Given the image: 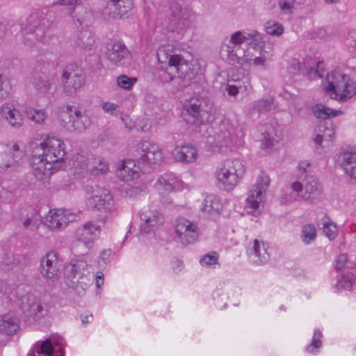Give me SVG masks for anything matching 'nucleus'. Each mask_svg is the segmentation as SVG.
Wrapping results in <instances>:
<instances>
[{"mask_svg":"<svg viewBox=\"0 0 356 356\" xmlns=\"http://www.w3.org/2000/svg\"><path fill=\"white\" fill-rule=\"evenodd\" d=\"M323 233L330 240H333L338 235V228L334 222H332L327 216L323 218Z\"/></svg>","mask_w":356,"mask_h":356,"instance_id":"ea45409f","label":"nucleus"},{"mask_svg":"<svg viewBox=\"0 0 356 356\" xmlns=\"http://www.w3.org/2000/svg\"><path fill=\"white\" fill-rule=\"evenodd\" d=\"M347 44L353 47L356 50V33H350L346 39Z\"/></svg>","mask_w":356,"mask_h":356,"instance_id":"774afa93","label":"nucleus"},{"mask_svg":"<svg viewBox=\"0 0 356 356\" xmlns=\"http://www.w3.org/2000/svg\"><path fill=\"white\" fill-rule=\"evenodd\" d=\"M143 223L140 225V231L143 233H149L163 223V216L156 210L143 209L140 214Z\"/></svg>","mask_w":356,"mask_h":356,"instance_id":"412c9836","label":"nucleus"},{"mask_svg":"<svg viewBox=\"0 0 356 356\" xmlns=\"http://www.w3.org/2000/svg\"><path fill=\"white\" fill-rule=\"evenodd\" d=\"M106 57L113 64L120 65L130 58V53L126 45L120 41H111L106 47Z\"/></svg>","mask_w":356,"mask_h":356,"instance_id":"6ab92c4d","label":"nucleus"},{"mask_svg":"<svg viewBox=\"0 0 356 356\" xmlns=\"http://www.w3.org/2000/svg\"><path fill=\"white\" fill-rule=\"evenodd\" d=\"M61 81L64 92L73 95L85 83L82 70L75 65H69L63 70Z\"/></svg>","mask_w":356,"mask_h":356,"instance_id":"dca6fc26","label":"nucleus"},{"mask_svg":"<svg viewBox=\"0 0 356 356\" xmlns=\"http://www.w3.org/2000/svg\"><path fill=\"white\" fill-rule=\"evenodd\" d=\"M318 132L321 133L324 142L330 145L332 141V137L334 135V131L331 124L327 126L325 123L321 124L318 127Z\"/></svg>","mask_w":356,"mask_h":356,"instance_id":"de8ad7c7","label":"nucleus"},{"mask_svg":"<svg viewBox=\"0 0 356 356\" xmlns=\"http://www.w3.org/2000/svg\"><path fill=\"white\" fill-rule=\"evenodd\" d=\"M66 154L63 140L54 136H47L42 142L30 144L29 163L36 179L43 184L62 167Z\"/></svg>","mask_w":356,"mask_h":356,"instance_id":"f257e3e1","label":"nucleus"},{"mask_svg":"<svg viewBox=\"0 0 356 356\" xmlns=\"http://www.w3.org/2000/svg\"><path fill=\"white\" fill-rule=\"evenodd\" d=\"M238 86L227 83L225 87V91L228 93L229 96L235 97L238 93Z\"/></svg>","mask_w":356,"mask_h":356,"instance_id":"69168bd1","label":"nucleus"},{"mask_svg":"<svg viewBox=\"0 0 356 356\" xmlns=\"http://www.w3.org/2000/svg\"><path fill=\"white\" fill-rule=\"evenodd\" d=\"M51 340L52 346H58L59 347V351L60 352V354L62 356L64 355V349L63 347V339L61 337H52L50 339Z\"/></svg>","mask_w":356,"mask_h":356,"instance_id":"0e129e2a","label":"nucleus"},{"mask_svg":"<svg viewBox=\"0 0 356 356\" xmlns=\"http://www.w3.org/2000/svg\"><path fill=\"white\" fill-rule=\"evenodd\" d=\"M69 15L80 25L88 26L93 19L92 11L84 7H79L74 11L70 12Z\"/></svg>","mask_w":356,"mask_h":356,"instance_id":"f704fd0d","label":"nucleus"},{"mask_svg":"<svg viewBox=\"0 0 356 356\" xmlns=\"http://www.w3.org/2000/svg\"><path fill=\"white\" fill-rule=\"evenodd\" d=\"M273 56V49L270 47H266L265 45H261L260 47V56L252 58L250 55V62H246L245 65L254 66H265L266 63L268 60Z\"/></svg>","mask_w":356,"mask_h":356,"instance_id":"c9c22d12","label":"nucleus"},{"mask_svg":"<svg viewBox=\"0 0 356 356\" xmlns=\"http://www.w3.org/2000/svg\"><path fill=\"white\" fill-rule=\"evenodd\" d=\"M136 156L138 162L152 165L162 161L163 152L156 144L143 140L137 146Z\"/></svg>","mask_w":356,"mask_h":356,"instance_id":"f3484780","label":"nucleus"},{"mask_svg":"<svg viewBox=\"0 0 356 356\" xmlns=\"http://www.w3.org/2000/svg\"><path fill=\"white\" fill-rule=\"evenodd\" d=\"M11 89L12 88L9 80L0 74V99L7 97Z\"/></svg>","mask_w":356,"mask_h":356,"instance_id":"8fccbe9b","label":"nucleus"},{"mask_svg":"<svg viewBox=\"0 0 356 356\" xmlns=\"http://www.w3.org/2000/svg\"><path fill=\"white\" fill-rule=\"evenodd\" d=\"M265 29L266 33L272 36L279 37L282 35L284 32L283 26L275 21H269L266 22Z\"/></svg>","mask_w":356,"mask_h":356,"instance_id":"49530a36","label":"nucleus"},{"mask_svg":"<svg viewBox=\"0 0 356 356\" xmlns=\"http://www.w3.org/2000/svg\"><path fill=\"white\" fill-rule=\"evenodd\" d=\"M136 78H130L127 75L122 74L118 77V86L124 90H130L136 82Z\"/></svg>","mask_w":356,"mask_h":356,"instance_id":"09e8293b","label":"nucleus"},{"mask_svg":"<svg viewBox=\"0 0 356 356\" xmlns=\"http://www.w3.org/2000/svg\"><path fill=\"white\" fill-rule=\"evenodd\" d=\"M146 189L144 184L128 185L125 188L126 194L131 197H136Z\"/></svg>","mask_w":356,"mask_h":356,"instance_id":"3c124183","label":"nucleus"},{"mask_svg":"<svg viewBox=\"0 0 356 356\" xmlns=\"http://www.w3.org/2000/svg\"><path fill=\"white\" fill-rule=\"evenodd\" d=\"M217 263L218 254L216 252L208 253L200 259V264L203 266H211Z\"/></svg>","mask_w":356,"mask_h":356,"instance_id":"13d9d810","label":"nucleus"},{"mask_svg":"<svg viewBox=\"0 0 356 356\" xmlns=\"http://www.w3.org/2000/svg\"><path fill=\"white\" fill-rule=\"evenodd\" d=\"M99 233V225L90 221L86 222L75 231L76 241L72 245V250L76 253H86L92 248Z\"/></svg>","mask_w":356,"mask_h":356,"instance_id":"9b49d317","label":"nucleus"},{"mask_svg":"<svg viewBox=\"0 0 356 356\" xmlns=\"http://www.w3.org/2000/svg\"><path fill=\"white\" fill-rule=\"evenodd\" d=\"M322 337V334L318 330H316L314 333L312 341L311 344H309L307 347V350L309 353H312L314 348H319L321 346V339Z\"/></svg>","mask_w":356,"mask_h":356,"instance_id":"4d7b16f0","label":"nucleus"},{"mask_svg":"<svg viewBox=\"0 0 356 356\" xmlns=\"http://www.w3.org/2000/svg\"><path fill=\"white\" fill-rule=\"evenodd\" d=\"M245 42V36L243 31L233 33L229 37H225L220 46L221 57L231 65L238 64L245 66L250 62V54L242 48Z\"/></svg>","mask_w":356,"mask_h":356,"instance_id":"7ed1b4c3","label":"nucleus"},{"mask_svg":"<svg viewBox=\"0 0 356 356\" xmlns=\"http://www.w3.org/2000/svg\"><path fill=\"white\" fill-rule=\"evenodd\" d=\"M269 183V177L261 172L257 177V183L249 191L246 199V207L251 209L249 212L254 216L259 213V204L263 201L264 194L266 193Z\"/></svg>","mask_w":356,"mask_h":356,"instance_id":"4468645a","label":"nucleus"},{"mask_svg":"<svg viewBox=\"0 0 356 356\" xmlns=\"http://www.w3.org/2000/svg\"><path fill=\"white\" fill-rule=\"evenodd\" d=\"M347 261H348L347 254H341L339 255L336 259L335 269L337 270H341Z\"/></svg>","mask_w":356,"mask_h":356,"instance_id":"680f3d73","label":"nucleus"},{"mask_svg":"<svg viewBox=\"0 0 356 356\" xmlns=\"http://www.w3.org/2000/svg\"><path fill=\"white\" fill-rule=\"evenodd\" d=\"M95 35L90 30L80 31L74 40V48L91 50L95 44Z\"/></svg>","mask_w":356,"mask_h":356,"instance_id":"c756f323","label":"nucleus"},{"mask_svg":"<svg viewBox=\"0 0 356 356\" xmlns=\"http://www.w3.org/2000/svg\"><path fill=\"white\" fill-rule=\"evenodd\" d=\"M132 8L131 0H111L104 10L109 19L121 18Z\"/></svg>","mask_w":356,"mask_h":356,"instance_id":"b1692460","label":"nucleus"},{"mask_svg":"<svg viewBox=\"0 0 356 356\" xmlns=\"http://www.w3.org/2000/svg\"><path fill=\"white\" fill-rule=\"evenodd\" d=\"M170 13L168 16L167 30L176 39H181L192 28L195 17L190 9L181 7L177 2L170 4Z\"/></svg>","mask_w":356,"mask_h":356,"instance_id":"39448f33","label":"nucleus"},{"mask_svg":"<svg viewBox=\"0 0 356 356\" xmlns=\"http://www.w3.org/2000/svg\"><path fill=\"white\" fill-rule=\"evenodd\" d=\"M54 70V64L41 60L32 74V83L34 88L41 92L47 93L51 88V71Z\"/></svg>","mask_w":356,"mask_h":356,"instance_id":"2eb2a0df","label":"nucleus"},{"mask_svg":"<svg viewBox=\"0 0 356 356\" xmlns=\"http://www.w3.org/2000/svg\"><path fill=\"white\" fill-rule=\"evenodd\" d=\"M243 31V35L245 36V41L252 40L255 45H261L263 43V37L261 33L257 31L252 30L250 31Z\"/></svg>","mask_w":356,"mask_h":356,"instance_id":"6e6d98bb","label":"nucleus"},{"mask_svg":"<svg viewBox=\"0 0 356 356\" xmlns=\"http://www.w3.org/2000/svg\"><path fill=\"white\" fill-rule=\"evenodd\" d=\"M172 156L175 161L191 163L196 161L198 154L194 145L187 143L177 145L172 152Z\"/></svg>","mask_w":356,"mask_h":356,"instance_id":"5701e85b","label":"nucleus"},{"mask_svg":"<svg viewBox=\"0 0 356 356\" xmlns=\"http://www.w3.org/2000/svg\"><path fill=\"white\" fill-rule=\"evenodd\" d=\"M58 253L49 251L40 260V272L42 276L47 280L54 281L58 277Z\"/></svg>","mask_w":356,"mask_h":356,"instance_id":"aec40b11","label":"nucleus"},{"mask_svg":"<svg viewBox=\"0 0 356 356\" xmlns=\"http://www.w3.org/2000/svg\"><path fill=\"white\" fill-rule=\"evenodd\" d=\"M175 229L177 241L185 246L194 243L200 235V229L197 222L183 217L176 220Z\"/></svg>","mask_w":356,"mask_h":356,"instance_id":"ddd939ff","label":"nucleus"},{"mask_svg":"<svg viewBox=\"0 0 356 356\" xmlns=\"http://www.w3.org/2000/svg\"><path fill=\"white\" fill-rule=\"evenodd\" d=\"M81 168L86 171H90L95 175L98 173H104L108 169V163L102 159H95L94 163H86L81 165Z\"/></svg>","mask_w":356,"mask_h":356,"instance_id":"58836bf2","label":"nucleus"},{"mask_svg":"<svg viewBox=\"0 0 356 356\" xmlns=\"http://www.w3.org/2000/svg\"><path fill=\"white\" fill-rule=\"evenodd\" d=\"M33 351L39 355H51L54 352L51 340L45 339L44 341H38L33 347Z\"/></svg>","mask_w":356,"mask_h":356,"instance_id":"c03bdc74","label":"nucleus"},{"mask_svg":"<svg viewBox=\"0 0 356 356\" xmlns=\"http://www.w3.org/2000/svg\"><path fill=\"white\" fill-rule=\"evenodd\" d=\"M27 118L37 124H44L47 118V114L43 109H35L31 106L25 108Z\"/></svg>","mask_w":356,"mask_h":356,"instance_id":"e433bc0d","label":"nucleus"},{"mask_svg":"<svg viewBox=\"0 0 356 356\" xmlns=\"http://www.w3.org/2000/svg\"><path fill=\"white\" fill-rule=\"evenodd\" d=\"M47 20L37 15H31L22 24L23 43L28 47L44 43Z\"/></svg>","mask_w":356,"mask_h":356,"instance_id":"1a4fd4ad","label":"nucleus"},{"mask_svg":"<svg viewBox=\"0 0 356 356\" xmlns=\"http://www.w3.org/2000/svg\"><path fill=\"white\" fill-rule=\"evenodd\" d=\"M273 131L270 127H269V130H265L264 133H262L264 136L263 138V144L266 147H270L274 144V138L273 136Z\"/></svg>","mask_w":356,"mask_h":356,"instance_id":"052dcab7","label":"nucleus"},{"mask_svg":"<svg viewBox=\"0 0 356 356\" xmlns=\"http://www.w3.org/2000/svg\"><path fill=\"white\" fill-rule=\"evenodd\" d=\"M314 115L316 118L325 120L330 117L337 116L339 113H341V111L333 110L328 107H325L321 104L315 105L313 107Z\"/></svg>","mask_w":356,"mask_h":356,"instance_id":"4c0bfd02","label":"nucleus"},{"mask_svg":"<svg viewBox=\"0 0 356 356\" xmlns=\"http://www.w3.org/2000/svg\"><path fill=\"white\" fill-rule=\"evenodd\" d=\"M304 190V194L300 195L302 199H316L321 195L322 186L315 179L311 177L307 179Z\"/></svg>","mask_w":356,"mask_h":356,"instance_id":"473e14b6","label":"nucleus"},{"mask_svg":"<svg viewBox=\"0 0 356 356\" xmlns=\"http://www.w3.org/2000/svg\"><path fill=\"white\" fill-rule=\"evenodd\" d=\"M101 106L105 112L111 114H113L118 107V104L111 102H103Z\"/></svg>","mask_w":356,"mask_h":356,"instance_id":"e2e57ef3","label":"nucleus"},{"mask_svg":"<svg viewBox=\"0 0 356 356\" xmlns=\"http://www.w3.org/2000/svg\"><path fill=\"white\" fill-rule=\"evenodd\" d=\"M157 58L160 63L168 64L165 69L159 73V77L163 83L171 81L174 74L177 73L179 78L186 81L183 85L186 86L197 74V70L192 67V64L184 58V56L177 54H170L167 52L165 47L159 49Z\"/></svg>","mask_w":356,"mask_h":356,"instance_id":"f03ea898","label":"nucleus"},{"mask_svg":"<svg viewBox=\"0 0 356 356\" xmlns=\"http://www.w3.org/2000/svg\"><path fill=\"white\" fill-rule=\"evenodd\" d=\"M139 174L140 168L133 160L124 161L117 170V176L125 181L138 178Z\"/></svg>","mask_w":356,"mask_h":356,"instance_id":"bb28decb","label":"nucleus"},{"mask_svg":"<svg viewBox=\"0 0 356 356\" xmlns=\"http://www.w3.org/2000/svg\"><path fill=\"white\" fill-rule=\"evenodd\" d=\"M248 254L250 261L257 265H263L270 259V254L266 245L258 239H254L249 243Z\"/></svg>","mask_w":356,"mask_h":356,"instance_id":"4be33fe9","label":"nucleus"},{"mask_svg":"<svg viewBox=\"0 0 356 356\" xmlns=\"http://www.w3.org/2000/svg\"><path fill=\"white\" fill-rule=\"evenodd\" d=\"M16 264L15 256L13 253H6L4 254L1 261V268L3 270L13 268Z\"/></svg>","mask_w":356,"mask_h":356,"instance_id":"603ef678","label":"nucleus"},{"mask_svg":"<svg viewBox=\"0 0 356 356\" xmlns=\"http://www.w3.org/2000/svg\"><path fill=\"white\" fill-rule=\"evenodd\" d=\"M60 124L69 131L82 132L90 126L91 120L86 111L67 106L61 114Z\"/></svg>","mask_w":356,"mask_h":356,"instance_id":"9d476101","label":"nucleus"},{"mask_svg":"<svg viewBox=\"0 0 356 356\" xmlns=\"http://www.w3.org/2000/svg\"><path fill=\"white\" fill-rule=\"evenodd\" d=\"M0 115L14 129H19L24 124L22 113L12 104L6 103L1 105Z\"/></svg>","mask_w":356,"mask_h":356,"instance_id":"393cba45","label":"nucleus"},{"mask_svg":"<svg viewBox=\"0 0 356 356\" xmlns=\"http://www.w3.org/2000/svg\"><path fill=\"white\" fill-rule=\"evenodd\" d=\"M187 123L194 125L209 124L213 122L214 108L213 103L204 97H192L186 105Z\"/></svg>","mask_w":356,"mask_h":356,"instance_id":"0eeeda50","label":"nucleus"},{"mask_svg":"<svg viewBox=\"0 0 356 356\" xmlns=\"http://www.w3.org/2000/svg\"><path fill=\"white\" fill-rule=\"evenodd\" d=\"M9 156L11 160L6 161L5 163L6 168H8L14 165L24 156V152L20 149L17 144H13L9 150Z\"/></svg>","mask_w":356,"mask_h":356,"instance_id":"37998d69","label":"nucleus"},{"mask_svg":"<svg viewBox=\"0 0 356 356\" xmlns=\"http://www.w3.org/2000/svg\"><path fill=\"white\" fill-rule=\"evenodd\" d=\"M291 188H292L293 191L296 192L300 197V195L304 194L303 191H305V190H304V186L302 183H300L299 181H296V182L293 183V184L291 185Z\"/></svg>","mask_w":356,"mask_h":356,"instance_id":"338daca9","label":"nucleus"},{"mask_svg":"<svg viewBox=\"0 0 356 356\" xmlns=\"http://www.w3.org/2000/svg\"><path fill=\"white\" fill-rule=\"evenodd\" d=\"M231 139V133L225 124H220L213 129V135L209 136L207 143L216 147L222 146Z\"/></svg>","mask_w":356,"mask_h":356,"instance_id":"c85d7f7f","label":"nucleus"},{"mask_svg":"<svg viewBox=\"0 0 356 356\" xmlns=\"http://www.w3.org/2000/svg\"><path fill=\"white\" fill-rule=\"evenodd\" d=\"M21 222L24 228L31 231L35 230L38 227V220L33 215L27 216V218H22Z\"/></svg>","mask_w":356,"mask_h":356,"instance_id":"bf43d9fd","label":"nucleus"},{"mask_svg":"<svg viewBox=\"0 0 356 356\" xmlns=\"http://www.w3.org/2000/svg\"><path fill=\"white\" fill-rule=\"evenodd\" d=\"M304 66V64L298 60L293 58L289 63L287 70L289 74L296 75L302 71Z\"/></svg>","mask_w":356,"mask_h":356,"instance_id":"864d4df0","label":"nucleus"},{"mask_svg":"<svg viewBox=\"0 0 356 356\" xmlns=\"http://www.w3.org/2000/svg\"><path fill=\"white\" fill-rule=\"evenodd\" d=\"M355 282V275L353 272H346L341 278L337 281V288L345 290L352 289Z\"/></svg>","mask_w":356,"mask_h":356,"instance_id":"79ce46f5","label":"nucleus"},{"mask_svg":"<svg viewBox=\"0 0 356 356\" xmlns=\"http://www.w3.org/2000/svg\"><path fill=\"white\" fill-rule=\"evenodd\" d=\"M327 92L332 99L346 101L356 94V83L348 75L340 71H333L326 76Z\"/></svg>","mask_w":356,"mask_h":356,"instance_id":"423d86ee","label":"nucleus"},{"mask_svg":"<svg viewBox=\"0 0 356 356\" xmlns=\"http://www.w3.org/2000/svg\"><path fill=\"white\" fill-rule=\"evenodd\" d=\"M64 275L68 286L79 296L84 294L92 282L90 277L89 265L83 259L72 260L66 264Z\"/></svg>","mask_w":356,"mask_h":356,"instance_id":"20e7f679","label":"nucleus"},{"mask_svg":"<svg viewBox=\"0 0 356 356\" xmlns=\"http://www.w3.org/2000/svg\"><path fill=\"white\" fill-rule=\"evenodd\" d=\"M321 62L316 63L315 67H310L307 70V76L310 80H315L323 76V68Z\"/></svg>","mask_w":356,"mask_h":356,"instance_id":"5fc2aeb1","label":"nucleus"},{"mask_svg":"<svg viewBox=\"0 0 356 356\" xmlns=\"http://www.w3.org/2000/svg\"><path fill=\"white\" fill-rule=\"evenodd\" d=\"M222 208L219 198L214 195H209L204 200L200 210L206 218H215Z\"/></svg>","mask_w":356,"mask_h":356,"instance_id":"a878e982","label":"nucleus"},{"mask_svg":"<svg viewBox=\"0 0 356 356\" xmlns=\"http://www.w3.org/2000/svg\"><path fill=\"white\" fill-rule=\"evenodd\" d=\"M275 108L276 106L274 103L273 98L271 97H266L253 102L251 107V112H255L259 114L268 113L275 109Z\"/></svg>","mask_w":356,"mask_h":356,"instance_id":"72a5a7b5","label":"nucleus"},{"mask_svg":"<svg viewBox=\"0 0 356 356\" xmlns=\"http://www.w3.org/2000/svg\"><path fill=\"white\" fill-rule=\"evenodd\" d=\"M245 167L239 159H227L216 170L215 175L219 186L232 191L245 175Z\"/></svg>","mask_w":356,"mask_h":356,"instance_id":"6e6552de","label":"nucleus"},{"mask_svg":"<svg viewBox=\"0 0 356 356\" xmlns=\"http://www.w3.org/2000/svg\"><path fill=\"white\" fill-rule=\"evenodd\" d=\"M86 191L88 195L90 193V196L86 200V204L89 208L101 211H112L114 201L108 189L98 186L95 188L87 186Z\"/></svg>","mask_w":356,"mask_h":356,"instance_id":"f8f14e48","label":"nucleus"},{"mask_svg":"<svg viewBox=\"0 0 356 356\" xmlns=\"http://www.w3.org/2000/svg\"><path fill=\"white\" fill-rule=\"evenodd\" d=\"M181 182L172 175H165L159 178L156 182V187L159 191L171 192L175 190H179Z\"/></svg>","mask_w":356,"mask_h":356,"instance_id":"7c9ffc66","label":"nucleus"},{"mask_svg":"<svg viewBox=\"0 0 356 356\" xmlns=\"http://www.w3.org/2000/svg\"><path fill=\"white\" fill-rule=\"evenodd\" d=\"M29 305L26 310L30 313L31 315H42L44 308L39 300L36 299L33 296H29L27 298Z\"/></svg>","mask_w":356,"mask_h":356,"instance_id":"a18cd8bd","label":"nucleus"},{"mask_svg":"<svg viewBox=\"0 0 356 356\" xmlns=\"http://www.w3.org/2000/svg\"><path fill=\"white\" fill-rule=\"evenodd\" d=\"M341 168L350 177L356 180V152H343L339 156Z\"/></svg>","mask_w":356,"mask_h":356,"instance_id":"cd10ccee","label":"nucleus"},{"mask_svg":"<svg viewBox=\"0 0 356 356\" xmlns=\"http://www.w3.org/2000/svg\"><path fill=\"white\" fill-rule=\"evenodd\" d=\"M301 238L306 244H309L316 238V229L313 224H306L302 227Z\"/></svg>","mask_w":356,"mask_h":356,"instance_id":"a19ab883","label":"nucleus"},{"mask_svg":"<svg viewBox=\"0 0 356 356\" xmlns=\"http://www.w3.org/2000/svg\"><path fill=\"white\" fill-rule=\"evenodd\" d=\"M19 329V321L17 318L10 315L0 316V332L10 336L15 334Z\"/></svg>","mask_w":356,"mask_h":356,"instance_id":"2f4dec72","label":"nucleus"},{"mask_svg":"<svg viewBox=\"0 0 356 356\" xmlns=\"http://www.w3.org/2000/svg\"><path fill=\"white\" fill-rule=\"evenodd\" d=\"M76 218V215L67 209L49 211L46 216L45 225L50 229H64L70 222Z\"/></svg>","mask_w":356,"mask_h":356,"instance_id":"a211bd4d","label":"nucleus"}]
</instances>
